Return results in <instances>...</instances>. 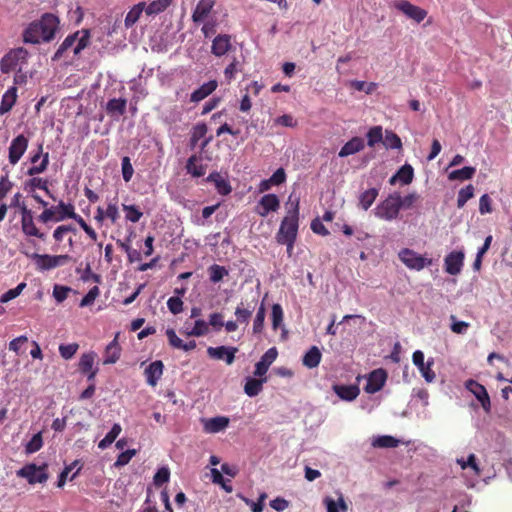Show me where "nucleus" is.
Instances as JSON below:
<instances>
[{
    "instance_id": "obj_1",
    "label": "nucleus",
    "mask_w": 512,
    "mask_h": 512,
    "mask_svg": "<svg viewBox=\"0 0 512 512\" xmlns=\"http://www.w3.org/2000/svg\"><path fill=\"white\" fill-rule=\"evenodd\" d=\"M285 206L287 215L282 219L275 239L277 242L289 241V244H291L292 240H296L298 235L299 199L292 200V195H290Z\"/></svg>"
},
{
    "instance_id": "obj_2",
    "label": "nucleus",
    "mask_w": 512,
    "mask_h": 512,
    "mask_svg": "<svg viewBox=\"0 0 512 512\" xmlns=\"http://www.w3.org/2000/svg\"><path fill=\"white\" fill-rule=\"evenodd\" d=\"M90 39L91 33L89 29L77 30L67 35L52 56V61H59L69 50H72L73 58H79L81 52L90 45Z\"/></svg>"
},
{
    "instance_id": "obj_3",
    "label": "nucleus",
    "mask_w": 512,
    "mask_h": 512,
    "mask_svg": "<svg viewBox=\"0 0 512 512\" xmlns=\"http://www.w3.org/2000/svg\"><path fill=\"white\" fill-rule=\"evenodd\" d=\"M400 193L389 194L374 209V215L385 221H392L398 218L400 213Z\"/></svg>"
},
{
    "instance_id": "obj_4",
    "label": "nucleus",
    "mask_w": 512,
    "mask_h": 512,
    "mask_svg": "<svg viewBox=\"0 0 512 512\" xmlns=\"http://www.w3.org/2000/svg\"><path fill=\"white\" fill-rule=\"evenodd\" d=\"M48 465L46 463L37 466L34 463H28L24 465L21 469L17 470L16 475L18 477L24 478L31 485L37 483H45L49 474L47 472Z\"/></svg>"
},
{
    "instance_id": "obj_5",
    "label": "nucleus",
    "mask_w": 512,
    "mask_h": 512,
    "mask_svg": "<svg viewBox=\"0 0 512 512\" xmlns=\"http://www.w3.org/2000/svg\"><path fill=\"white\" fill-rule=\"evenodd\" d=\"M42 37L43 42H50L55 38L59 28V18L52 13H45L40 20L34 21Z\"/></svg>"
},
{
    "instance_id": "obj_6",
    "label": "nucleus",
    "mask_w": 512,
    "mask_h": 512,
    "mask_svg": "<svg viewBox=\"0 0 512 512\" xmlns=\"http://www.w3.org/2000/svg\"><path fill=\"white\" fill-rule=\"evenodd\" d=\"M28 55V51L23 47L11 50L0 60L1 72L9 73L13 71L18 65L26 63Z\"/></svg>"
},
{
    "instance_id": "obj_7",
    "label": "nucleus",
    "mask_w": 512,
    "mask_h": 512,
    "mask_svg": "<svg viewBox=\"0 0 512 512\" xmlns=\"http://www.w3.org/2000/svg\"><path fill=\"white\" fill-rule=\"evenodd\" d=\"M399 258L409 269L417 271L422 270L432 263L431 259L426 258L409 248L402 249L399 252Z\"/></svg>"
},
{
    "instance_id": "obj_8",
    "label": "nucleus",
    "mask_w": 512,
    "mask_h": 512,
    "mask_svg": "<svg viewBox=\"0 0 512 512\" xmlns=\"http://www.w3.org/2000/svg\"><path fill=\"white\" fill-rule=\"evenodd\" d=\"M465 388L479 401L485 413L489 414L491 412V400L485 386L476 380L468 379L465 382Z\"/></svg>"
},
{
    "instance_id": "obj_9",
    "label": "nucleus",
    "mask_w": 512,
    "mask_h": 512,
    "mask_svg": "<svg viewBox=\"0 0 512 512\" xmlns=\"http://www.w3.org/2000/svg\"><path fill=\"white\" fill-rule=\"evenodd\" d=\"M424 358V353L421 350H416L413 352L412 362L418 368L425 381L432 383L436 378L435 372L432 370L434 359L429 358L427 362H425Z\"/></svg>"
},
{
    "instance_id": "obj_10",
    "label": "nucleus",
    "mask_w": 512,
    "mask_h": 512,
    "mask_svg": "<svg viewBox=\"0 0 512 512\" xmlns=\"http://www.w3.org/2000/svg\"><path fill=\"white\" fill-rule=\"evenodd\" d=\"M387 376V372L383 368H378L370 372L364 387L365 392L374 394L380 391L386 383Z\"/></svg>"
},
{
    "instance_id": "obj_11",
    "label": "nucleus",
    "mask_w": 512,
    "mask_h": 512,
    "mask_svg": "<svg viewBox=\"0 0 512 512\" xmlns=\"http://www.w3.org/2000/svg\"><path fill=\"white\" fill-rule=\"evenodd\" d=\"M28 142V138L25 137L23 134L18 135L11 141L8 149V158L9 162L12 165H15L19 162V160L28 148Z\"/></svg>"
},
{
    "instance_id": "obj_12",
    "label": "nucleus",
    "mask_w": 512,
    "mask_h": 512,
    "mask_svg": "<svg viewBox=\"0 0 512 512\" xmlns=\"http://www.w3.org/2000/svg\"><path fill=\"white\" fill-rule=\"evenodd\" d=\"M238 352L237 347L233 346H217L208 347L207 354L210 358L216 360H224L227 365H231L235 360V354Z\"/></svg>"
},
{
    "instance_id": "obj_13",
    "label": "nucleus",
    "mask_w": 512,
    "mask_h": 512,
    "mask_svg": "<svg viewBox=\"0 0 512 512\" xmlns=\"http://www.w3.org/2000/svg\"><path fill=\"white\" fill-rule=\"evenodd\" d=\"M465 254L462 250L452 251L444 258L445 271L450 275H458L464 264Z\"/></svg>"
},
{
    "instance_id": "obj_14",
    "label": "nucleus",
    "mask_w": 512,
    "mask_h": 512,
    "mask_svg": "<svg viewBox=\"0 0 512 512\" xmlns=\"http://www.w3.org/2000/svg\"><path fill=\"white\" fill-rule=\"evenodd\" d=\"M395 8L401 11L408 18L413 19L417 23L423 21L427 15L426 10L413 5L409 1H399L395 4Z\"/></svg>"
},
{
    "instance_id": "obj_15",
    "label": "nucleus",
    "mask_w": 512,
    "mask_h": 512,
    "mask_svg": "<svg viewBox=\"0 0 512 512\" xmlns=\"http://www.w3.org/2000/svg\"><path fill=\"white\" fill-rule=\"evenodd\" d=\"M280 207V200L276 194H265L261 197L256 207L258 215L265 217L270 212H275Z\"/></svg>"
},
{
    "instance_id": "obj_16",
    "label": "nucleus",
    "mask_w": 512,
    "mask_h": 512,
    "mask_svg": "<svg viewBox=\"0 0 512 512\" xmlns=\"http://www.w3.org/2000/svg\"><path fill=\"white\" fill-rule=\"evenodd\" d=\"M278 351L276 347L269 348L255 364L254 376L263 377L267 373L271 364L276 360Z\"/></svg>"
},
{
    "instance_id": "obj_17",
    "label": "nucleus",
    "mask_w": 512,
    "mask_h": 512,
    "mask_svg": "<svg viewBox=\"0 0 512 512\" xmlns=\"http://www.w3.org/2000/svg\"><path fill=\"white\" fill-rule=\"evenodd\" d=\"M203 430L206 433L216 434L224 431L230 423V419L226 416H216L212 418H202Z\"/></svg>"
},
{
    "instance_id": "obj_18",
    "label": "nucleus",
    "mask_w": 512,
    "mask_h": 512,
    "mask_svg": "<svg viewBox=\"0 0 512 512\" xmlns=\"http://www.w3.org/2000/svg\"><path fill=\"white\" fill-rule=\"evenodd\" d=\"M232 48L231 36L228 34H218L211 45V53L216 57L226 55Z\"/></svg>"
},
{
    "instance_id": "obj_19",
    "label": "nucleus",
    "mask_w": 512,
    "mask_h": 512,
    "mask_svg": "<svg viewBox=\"0 0 512 512\" xmlns=\"http://www.w3.org/2000/svg\"><path fill=\"white\" fill-rule=\"evenodd\" d=\"M205 182L213 183L216 191L223 196H226L231 193L232 187L229 180L226 177H223L219 172L213 171L211 172L206 179Z\"/></svg>"
},
{
    "instance_id": "obj_20",
    "label": "nucleus",
    "mask_w": 512,
    "mask_h": 512,
    "mask_svg": "<svg viewBox=\"0 0 512 512\" xmlns=\"http://www.w3.org/2000/svg\"><path fill=\"white\" fill-rule=\"evenodd\" d=\"M164 370V365L161 360L151 362L145 369L144 374L146 376V382L150 386H156L160 380Z\"/></svg>"
},
{
    "instance_id": "obj_21",
    "label": "nucleus",
    "mask_w": 512,
    "mask_h": 512,
    "mask_svg": "<svg viewBox=\"0 0 512 512\" xmlns=\"http://www.w3.org/2000/svg\"><path fill=\"white\" fill-rule=\"evenodd\" d=\"M335 394L342 400L352 401L357 398L360 393V389L357 385H344V384H334L332 386Z\"/></svg>"
},
{
    "instance_id": "obj_22",
    "label": "nucleus",
    "mask_w": 512,
    "mask_h": 512,
    "mask_svg": "<svg viewBox=\"0 0 512 512\" xmlns=\"http://www.w3.org/2000/svg\"><path fill=\"white\" fill-rule=\"evenodd\" d=\"M127 108V100L125 98H112L105 106L106 113L112 118L118 119L124 115Z\"/></svg>"
},
{
    "instance_id": "obj_23",
    "label": "nucleus",
    "mask_w": 512,
    "mask_h": 512,
    "mask_svg": "<svg viewBox=\"0 0 512 512\" xmlns=\"http://www.w3.org/2000/svg\"><path fill=\"white\" fill-rule=\"evenodd\" d=\"M365 143L361 137L355 136L352 137L348 142H346L338 152V156L340 158H345L350 155L356 154L364 149Z\"/></svg>"
},
{
    "instance_id": "obj_24",
    "label": "nucleus",
    "mask_w": 512,
    "mask_h": 512,
    "mask_svg": "<svg viewBox=\"0 0 512 512\" xmlns=\"http://www.w3.org/2000/svg\"><path fill=\"white\" fill-rule=\"evenodd\" d=\"M218 86V82L216 80H210L204 84H202L199 88L193 91L190 95V101L193 103H198L212 94Z\"/></svg>"
},
{
    "instance_id": "obj_25",
    "label": "nucleus",
    "mask_w": 512,
    "mask_h": 512,
    "mask_svg": "<svg viewBox=\"0 0 512 512\" xmlns=\"http://www.w3.org/2000/svg\"><path fill=\"white\" fill-rule=\"evenodd\" d=\"M214 6L213 0H200L196 5L193 14L192 20L195 23H200L204 21V19L208 16Z\"/></svg>"
},
{
    "instance_id": "obj_26",
    "label": "nucleus",
    "mask_w": 512,
    "mask_h": 512,
    "mask_svg": "<svg viewBox=\"0 0 512 512\" xmlns=\"http://www.w3.org/2000/svg\"><path fill=\"white\" fill-rule=\"evenodd\" d=\"M121 355V347L118 343L117 336L106 346L104 352V364L116 363Z\"/></svg>"
},
{
    "instance_id": "obj_27",
    "label": "nucleus",
    "mask_w": 512,
    "mask_h": 512,
    "mask_svg": "<svg viewBox=\"0 0 512 512\" xmlns=\"http://www.w3.org/2000/svg\"><path fill=\"white\" fill-rule=\"evenodd\" d=\"M36 189H41V190L45 191V193L50 198L55 200V197L53 196V194L51 193V191L48 188V181L46 179H42V178L33 176L31 179L27 180L24 183V190H26L27 192L34 193V191Z\"/></svg>"
},
{
    "instance_id": "obj_28",
    "label": "nucleus",
    "mask_w": 512,
    "mask_h": 512,
    "mask_svg": "<svg viewBox=\"0 0 512 512\" xmlns=\"http://www.w3.org/2000/svg\"><path fill=\"white\" fill-rule=\"evenodd\" d=\"M266 381V377H259V379H256L254 377H247L245 380L244 392L249 397H255L262 391L263 384Z\"/></svg>"
},
{
    "instance_id": "obj_29",
    "label": "nucleus",
    "mask_w": 512,
    "mask_h": 512,
    "mask_svg": "<svg viewBox=\"0 0 512 512\" xmlns=\"http://www.w3.org/2000/svg\"><path fill=\"white\" fill-rule=\"evenodd\" d=\"M31 258L35 260L37 268L41 271H47L58 267L54 255L33 253Z\"/></svg>"
},
{
    "instance_id": "obj_30",
    "label": "nucleus",
    "mask_w": 512,
    "mask_h": 512,
    "mask_svg": "<svg viewBox=\"0 0 512 512\" xmlns=\"http://www.w3.org/2000/svg\"><path fill=\"white\" fill-rule=\"evenodd\" d=\"M322 353L317 346H312L303 356L302 363L305 367L313 369L319 366Z\"/></svg>"
},
{
    "instance_id": "obj_31",
    "label": "nucleus",
    "mask_w": 512,
    "mask_h": 512,
    "mask_svg": "<svg viewBox=\"0 0 512 512\" xmlns=\"http://www.w3.org/2000/svg\"><path fill=\"white\" fill-rule=\"evenodd\" d=\"M17 99V88L12 86L10 87L2 96V100L0 103V114L4 115L9 112L12 107L15 105Z\"/></svg>"
},
{
    "instance_id": "obj_32",
    "label": "nucleus",
    "mask_w": 512,
    "mask_h": 512,
    "mask_svg": "<svg viewBox=\"0 0 512 512\" xmlns=\"http://www.w3.org/2000/svg\"><path fill=\"white\" fill-rule=\"evenodd\" d=\"M327 512H347V505L342 494L337 499L326 496L323 500Z\"/></svg>"
},
{
    "instance_id": "obj_33",
    "label": "nucleus",
    "mask_w": 512,
    "mask_h": 512,
    "mask_svg": "<svg viewBox=\"0 0 512 512\" xmlns=\"http://www.w3.org/2000/svg\"><path fill=\"white\" fill-rule=\"evenodd\" d=\"M378 195L379 189L375 187L363 191L358 197L359 207L367 211L372 206Z\"/></svg>"
},
{
    "instance_id": "obj_34",
    "label": "nucleus",
    "mask_w": 512,
    "mask_h": 512,
    "mask_svg": "<svg viewBox=\"0 0 512 512\" xmlns=\"http://www.w3.org/2000/svg\"><path fill=\"white\" fill-rule=\"evenodd\" d=\"M198 161V156L192 155L188 158L185 166L187 173L196 178L204 176L206 172V166L203 164H198Z\"/></svg>"
},
{
    "instance_id": "obj_35",
    "label": "nucleus",
    "mask_w": 512,
    "mask_h": 512,
    "mask_svg": "<svg viewBox=\"0 0 512 512\" xmlns=\"http://www.w3.org/2000/svg\"><path fill=\"white\" fill-rule=\"evenodd\" d=\"M476 172V168L475 167H472V166H465L461 169H456V170H453L451 171L449 174H448V179L450 181H456V180H459V181H465V180H470L473 178L474 174Z\"/></svg>"
},
{
    "instance_id": "obj_36",
    "label": "nucleus",
    "mask_w": 512,
    "mask_h": 512,
    "mask_svg": "<svg viewBox=\"0 0 512 512\" xmlns=\"http://www.w3.org/2000/svg\"><path fill=\"white\" fill-rule=\"evenodd\" d=\"M57 206V215L55 217V222L64 221L65 219H71L75 214V207L71 203H65L62 200L59 201Z\"/></svg>"
},
{
    "instance_id": "obj_37",
    "label": "nucleus",
    "mask_w": 512,
    "mask_h": 512,
    "mask_svg": "<svg viewBox=\"0 0 512 512\" xmlns=\"http://www.w3.org/2000/svg\"><path fill=\"white\" fill-rule=\"evenodd\" d=\"M23 41L29 44H39L42 41V37L39 34V30L35 25L34 21L31 22L27 28L23 31Z\"/></svg>"
},
{
    "instance_id": "obj_38",
    "label": "nucleus",
    "mask_w": 512,
    "mask_h": 512,
    "mask_svg": "<svg viewBox=\"0 0 512 512\" xmlns=\"http://www.w3.org/2000/svg\"><path fill=\"white\" fill-rule=\"evenodd\" d=\"M144 8H145V3L140 2L136 5H134L129 10V12L127 13L125 20H124V24H125L126 28L132 27L138 21L142 12L144 11Z\"/></svg>"
},
{
    "instance_id": "obj_39",
    "label": "nucleus",
    "mask_w": 512,
    "mask_h": 512,
    "mask_svg": "<svg viewBox=\"0 0 512 512\" xmlns=\"http://www.w3.org/2000/svg\"><path fill=\"white\" fill-rule=\"evenodd\" d=\"M121 431H122V428H121L120 424L115 423L112 426L111 430L98 443L99 449L105 450L106 448H108L116 440V438L119 436Z\"/></svg>"
},
{
    "instance_id": "obj_40",
    "label": "nucleus",
    "mask_w": 512,
    "mask_h": 512,
    "mask_svg": "<svg viewBox=\"0 0 512 512\" xmlns=\"http://www.w3.org/2000/svg\"><path fill=\"white\" fill-rule=\"evenodd\" d=\"M171 3L172 0H155L149 3L147 6L145 5L144 10L149 16L157 15L165 11Z\"/></svg>"
},
{
    "instance_id": "obj_41",
    "label": "nucleus",
    "mask_w": 512,
    "mask_h": 512,
    "mask_svg": "<svg viewBox=\"0 0 512 512\" xmlns=\"http://www.w3.org/2000/svg\"><path fill=\"white\" fill-rule=\"evenodd\" d=\"M399 443V439L390 435L377 436L372 441V445L378 448H395Z\"/></svg>"
},
{
    "instance_id": "obj_42",
    "label": "nucleus",
    "mask_w": 512,
    "mask_h": 512,
    "mask_svg": "<svg viewBox=\"0 0 512 512\" xmlns=\"http://www.w3.org/2000/svg\"><path fill=\"white\" fill-rule=\"evenodd\" d=\"M383 145L386 149H401L402 141L401 138L392 130H385L383 136Z\"/></svg>"
},
{
    "instance_id": "obj_43",
    "label": "nucleus",
    "mask_w": 512,
    "mask_h": 512,
    "mask_svg": "<svg viewBox=\"0 0 512 512\" xmlns=\"http://www.w3.org/2000/svg\"><path fill=\"white\" fill-rule=\"evenodd\" d=\"M97 354L94 351H90L81 355L78 367L81 373H88L93 369V365Z\"/></svg>"
},
{
    "instance_id": "obj_44",
    "label": "nucleus",
    "mask_w": 512,
    "mask_h": 512,
    "mask_svg": "<svg viewBox=\"0 0 512 512\" xmlns=\"http://www.w3.org/2000/svg\"><path fill=\"white\" fill-rule=\"evenodd\" d=\"M207 133V125L205 123L196 124L191 133L189 146L191 149H194L198 143V141L205 137Z\"/></svg>"
},
{
    "instance_id": "obj_45",
    "label": "nucleus",
    "mask_w": 512,
    "mask_h": 512,
    "mask_svg": "<svg viewBox=\"0 0 512 512\" xmlns=\"http://www.w3.org/2000/svg\"><path fill=\"white\" fill-rule=\"evenodd\" d=\"M383 129L381 126H373L366 133L367 145L374 147L376 144L383 142Z\"/></svg>"
},
{
    "instance_id": "obj_46",
    "label": "nucleus",
    "mask_w": 512,
    "mask_h": 512,
    "mask_svg": "<svg viewBox=\"0 0 512 512\" xmlns=\"http://www.w3.org/2000/svg\"><path fill=\"white\" fill-rule=\"evenodd\" d=\"M397 176H399V182L402 184V185H408L410 184L412 181H413V178H414V169L413 167L406 163L404 165H402L398 170H397Z\"/></svg>"
},
{
    "instance_id": "obj_47",
    "label": "nucleus",
    "mask_w": 512,
    "mask_h": 512,
    "mask_svg": "<svg viewBox=\"0 0 512 512\" xmlns=\"http://www.w3.org/2000/svg\"><path fill=\"white\" fill-rule=\"evenodd\" d=\"M473 196L474 186L472 184H468L467 186L461 188L457 196V207L459 209L463 208L467 201L473 198Z\"/></svg>"
},
{
    "instance_id": "obj_48",
    "label": "nucleus",
    "mask_w": 512,
    "mask_h": 512,
    "mask_svg": "<svg viewBox=\"0 0 512 512\" xmlns=\"http://www.w3.org/2000/svg\"><path fill=\"white\" fill-rule=\"evenodd\" d=\"M210 281L213 283H218L223 280L225 276L228 275V270L224 266H220L218 264H213L208 268Z\"/></svg>"
},
{
    "instance_id": "obj_49",
    "label": "nucleus",
    "mask_w": 512,
    "mask_h": 512,
    "mask_svg": "<svg viewBox=\"0 0 512 512\" xmlns=\"http://www.w3.org/2000/svg\"><path fill=\"white\" fill-rule=\"evenodd\" d=\"M43 446V438L41 432H38L32 436L25 446L27 454H32L39 451Z\"/></svg>"
},
{
    "instance_id": "obj_50",
    "label": "nucleus",
    "mask_w": 512,
    "mask_h": 512,
    "mask_svg": "<svg viewBox=\"0 0 512 512\" xmlns=\"http://www.w3.org/2000/svg\"><path fill=\"white\" fill-rule=\"evenodd\" d=\"M170 479V470L168 467L164 466L159 468L153 477V483L156 487H161L165 483H167Z\"/></svg>"
},
{
    "instance_id": "obj_51",
    "label": "nucleus",
    "mask_w": 512,
    "mask_h": 512,
    "mask_svg": "<svg viewBox=\"0 0 512 512\" xmlns=\"http://www.w3.org/2000/svg\"><path fill=\"white\" fill-rule=\"evenodd\" d=\"M123 210L126 212V220L132 223H137L143 215V213L135 205L123 204Z\"/></svg>"
},
{
    "instance_id": "obj_52",
    "label": "nucleus",
    "mask_w": 512,
    "mask_h": 512,
    "mask_svg": "<svg viewBox=\"0 0 512 512\" xmlns=\"http://www.w3.org/2000/svg\"><path fill=\"white\" fill-rule=\"evenodd\" d=\"M271 319H272V328L274 330L278 329L283 322V309L280 304L275 303L272 305Z\"/></svg>"
},
{
    "instance_id": "obj_53",
    "label": "nucleus",
    "mask_w": 512,
    "mask_h": 512,
    "mask_svg": "<svg viewBox=\"0 0 512 512\" xmlns=\"http://www.w3.org/2000/svg\"><path fill=\"white\" fill-rule=\"evenodd\" d=\"M78 349L79 345L77 343L60 344L59 354L63 359L69 360L74 357Z\"/></svg>"
},
{
    "instance_id": "obj_54",
    "label": "nucleus",
    "mask_w": 512,
    "mask_h": 512,
    "mask_svg": "<svg viewBox=\"0 0 512 512\" xmlns=\"http://www.w3.org/2000/svg\"><path fill=\"white\" fill-rule=\"evenodd\" d=\"M25 287H26V283L22 282V283L18 284L15 288L9 289L8 291H6L4 294H2L0 296V303H7V302L15 299L16 297H18L21 294V292L23 291V289Z\"/></svg>"
},
{
    "instance_id": "obj_55",
    "label": "nucleus",
    "mask_w": 512,
    "mask_h": 512,
    "mask_svg": "<svg viewBox=\"0 0 512 512\" xmlns=\"http://www.w3.org/2000/svg\"><path fill=\"white\" fill-rule=\"evenodd\" d=\"M208 331V323L202 319H198L195 321L194 327L186 334L188 336L200 337L206 335Z\"/></svg>"
},
{
    "instance_id": "obj_56",
    "label": "nucleus",
    "mask_w": 512,
    "mask_h": 512,
    "mask_svg": "<svg viewBox=\"0 0 512 512\" xmlns=\"http://www.w3.org/2000/svg\"><path fill=\"white\" fill-rule=\"evenodd\" d=\"M265 321V307L263 304L260 305L256 316L253 321V333L258 334L261 333L264 327Z\"/></svg>"
},
{
    "instance_id": "obj_57",
    "label": "nucleus",
    "mask_w": 512,
    "mask_h": 512,
    "mask_svg": "<svg viewBox=\"0 0 512 512\" xmlns=\"http://www.w3.org/2000/svg\"><path fill=\"white\" fill-rule=\"evenodd\" d=\"M21 229L22 232L28 237H37L41 240L46 239V234L40 232V230L36 227L34 221L26 225H22Z\"/></svg>"
},
{
    "instance_id": "obj_58",
    "label": "nucleus",
    "mask_w": 512,
    "mask_h": 512,
    "mask_svg": "<svg viewBox=\"0 0 512 512\" xmlns=\"http://www.w3.org/2000/svg\"><path fill=\"white\" fill-rule=\"evenodd\" d=\"M243 306V303H241L240 305H238L235 309V316H236V321L240 324H248L249 323V320L252 316V311L249 310V309H245L242 307Z\"/></svg>"
},
{
    "instance_id": "obj_59",
    "label": "nucleus",
    "mask_w": 512,
    "mask_h": 512,
    "mask_svg": "<svg viewBox=\"0 0 512 512\" xmlns=\"http://www.w3.org/2000/svg\"><path fill=\"white\" fill-rule=\"evenodd\" d=\"M100 290L98 286L92 287L88 293L81 299L79 306L87 307L94 303L95 299L99 296Z\"/></svg>"
},
{
    "instance_id": "obj_60",
    "label": "nucleus",
    "mask_w": 512,
    "mask_h": 512,
    "mask_svg": "<svg viewBox=\"0 0 512 512\" xmlns=\"http://www.w3.org/2000/svg\"><path fill=\"white\" fill-rule=\"evenodd\" d=\"M121 169L124 181L129 182L133 176L134 169L128 156L122 158Z\"/></svg>"
},
{
    "instance_id": "obj_61",
    "label": "nucleus",
    "mask_w": 512,
    "mask_h": 512,
    "mask_svg": "<svg viewBox=\"0 0 512 512\" xmlns=\"http://www.w3.org/2000/svg\"><path fill=\"white\" fill-rule=\"evenodd\" d=\"M167 307L172 314L177 315L183 310V301L179 296H172L167 301Z\"/></svg>"
},
{
    "instance_id": "obj_62",
    "label": "nucleus",
    "mask_w": 512,
    "mask_h": 512,
    "mask_svg": "<svg viewBox=\"0 0 512 512\" xmlns=\"http://www.w3.org/2000/svg\"><path fill=\"white\" fill-rule=\"evenodd\" d=\"M80 279L83 282H89L90 280L94 281L95 283L100 284L102 282V277L99 274L93 273L91 271V266L89 263L86 264L85 269L83 270Z\"/></svg>"
},
{
    "instance_id": "obj_63",
    "label": "nucleus",
    "mask_w": 512,
    "mask_h": 512,
    "mask_svg": "<svg viewBox=\"0 0 512 512\" xmlns=\"http://www.w3.org/2000/svg\"><path fill=\"white\" fill-rule=\"evenodd\" d=\"M238 66L239 61L233 58L232 62L224 69V77L228 83H230L235 78V74L240 71Z\"/></svg>"
},
{
    "instance_id": "obj_64",
    "label": "nucleus",
    "mask_w": 512,
    "mask_h": 512,
    "mask_svg": "<svg viewBox=\"0 0 512 512\" xmlns=\"http://www.w3.org/2000/svg\"><path fill=\"white\" fill-rule=\"evenodd\" d=\"M70 291H72L70 287L55 285L53 288V297L58 303H61L67 298Z\"/></svg>"
}]
</instances>
